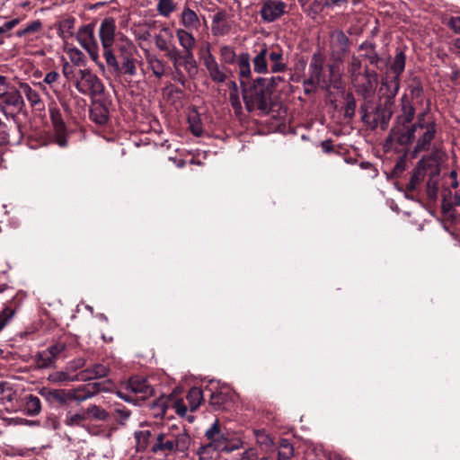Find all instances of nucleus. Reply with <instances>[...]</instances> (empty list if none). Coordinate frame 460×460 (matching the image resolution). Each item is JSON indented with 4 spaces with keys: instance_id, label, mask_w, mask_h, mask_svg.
<instances>
[{
    "instance_id": "1",
    "label": "nucleus",
    "mask_w": 460,
    "mask_h": 460,
    "mask_svg": "<svg viewBox=\"0 0 460 460\" xmlns=\"http://www.w3.org/2000/svg\"><path fill=\"white\" fill-rule=\"evenodd\" d=\"M428 115V111L419 113L416 121L408 128L394 126L391 129L386 144L407 147L415 141L413 147L415 155L422 151H429L432 141L436 138L438 129L435 120L429 119Z\"/></svg>"
},
{
    "instance_id": "2",
    "label": "nucleus",
    "mask_w": 460,
    "mask_h": 460,
    "mask_svg": "<svg viewBox=\"0 0 460 460\" xmlns=\"http://www.w3.org/2000/svg\"><path fill=\"white\" fill-rule=\"evenodd\" d=\"M118 58L112 51L111 59H108V55L104 57L109 69L116 75H126L134 76L137 75V49L135 44L125 36H119L117 41Z\"/></svg>"
},
{
    "instance_id": "3",
    "label": "nucleus",
    "mask_w": 460,
    "mask_h": 460,
    "mask_svg": "<svg viewBox=\"0 0 460 460\" xmlns=\"http://www.w3.org/2000/svg\"><path fill=\"white\" fill-rule=\"evenodd\" d=\"M243 99L248 111L260 110L262 112H269L270 110L271 91L266 84V79L259 77L250 84L242 86Z\"/></svg>"
},
{
    "instance_id": "4",
    "label": "nucleus",
    "mask_w": 460,
    "mask_h": 460,
    "mask_svg": "<svg viewBox=\"0 0 460 460\" xmlns=\"http://www.w3.org/2000/svg\"><path fill=\"white\" fill-rule=\"evenodd\" d=\"M181 50L178 49V57L183 59L184 71L188 76L194 79L199 73L198 62L194 57V49L196 47V39L190 30L178 28L175 31Z\"/></svg>"
},
{
    "instance_id": "5",
    "label": "nucleus",
    "mask_w": 460,
    "mask_h": 460,
    "mask_svg": "<svg viewBox=\"0 0 460 460\" xmlns=\"http://www.w3.org/2000/svg\"><path fill=\"white\" fill-rule=\"evenodd\" d=\"M99 39L102 48L103 58L108 55V59H111L113 46L117 48V41L119 36H124L117 31L115 20L111 17L104 18L99 27Z\"/></svg>"
},
{
    "instance_id": "6",
    "label": "nucleus",
    "mask_w": 460,
    "mask_h": 460,
    "mask_svg": "<svg viewBox=\"0 0 460 460\" xmlns=\"http://www.w3.org/2000/svg\"><path fill=\"white\" fill-rule=\"evenodd\" d=\"M75 89L82 94L96 97L104 92L101 79L89 69H79L76 77Z\"/></svg>"
},
{
    "instance_id": "7",
    "label": "nucleus",
    "mask_w": 460,
    "mask_h": 460,
    "mask_svg": "<svg viewBox=\"0 0 460 460\" xmlns=\"http://www.w3.org/2000/svg\"><path fill=\"white\" fill-rule=\"evenodd\" d=\"M66 350V344L62 341H57L47 349L38 351L34 356V362L39 369L56 368L57 361L62 358V354Z\"/></svg>"
},
{
    "instance_id": "8",
    "label": "nucleus",
    "mask_w": 460,
    "mask_h": 460,
    "mask_svg": "<svg viewBox=\"0 0 460 460\" xmlns=\"http://www.w3.org/2000/svg\"><path fill=\"white\" fill-rule=\"evenodd\" d=\"M199 58L203 63L208 76L216 84H224L227 79L228 69L219 64L210 51V45L208 43L205 49L199 52Z\"/></svg>"
},
{
    "instance_id": "9",
    "label": "nucleus",
    "mask_w": 460,
    "mask_h": 460,
    "mask_svg": "<svg viewBox=\"0 0 460 460\" xmlns=\"http://www.w3.org/2000/svg\"><path fill=\"white\" fill-rule=\"evenodd\" d=\"M22 106L23 100L20 90L12 87L5 92L0 93V112L7 119H13L15 114L22 109Z\"/></svg>"
},
{
    "instance_id": "10",
    "label": "nucleus",
    "mask_w": 460,
    "mask_h": 460,
    "mask_svg": "<svg viewBox=\"0 0 460 460\" xmlns=\"http://www.w3.org/2000/svg\"><path fill=\"white\" fill-rule=\"evenodd\" d=\"M349 39L341 30H333L329 34L330 56L335 62L341 63L349 51Z\"/></svg>"
},
{
    "instance_id": "11",
    "label": "nucleus",
    "mask_w": 460,
    "mask_h": 460,
    "mask_svg": "<svg viewBox=\"0 0 460 460\" xmlns=\"http://www.w3.org/2000/svg\"><path fill=\"white\" fill-rule=\"evenodd\" d=\"M356 93L364 100L370 101L377 84L376 72L365 68L363 75L351 82Z\"/></svg>"
},
{
    "instance_id": "12",
    "label": "nucleus",
    "mask_w": 460,
    "mask_h": 460,
    "mask_svg": "<svg viewBox=\"0 0 460 460\" xmlns=\"http://www.w3.org/2000/svg\"><path fill=\"white\" fill-rule=\"evenodd\" d=\"M111 385L110 380L104 382H94L87 385H81L75 388L69 389L71 401L82 402L94 396L100 392L108 391Z\"/></svg>"
},
{
    "instance_id": "13",
    "label": "nucleus",
    "mask_w": 460,
    "mask_h": 460,
    "mask_svg": "<svg viewBox=\"0 0 460 460\" xmlns=\"http://www.w3.org/2000/svg\"><path fill=\"white\" fill-rule=\"evenodd\" d=\"M80 45L88 52L93 61L99 58V46L94 37V27L93 24L82 26L76 34Z\"/></svg>"
},
{
    "instance_id": "14",
    "label": "nucleus",
    "mask_w": 460,
    "mask_h": 460,
    "mask_svg": "<svg viewBox=\"0 0 460 460\" xmlns=\"http://www.w3.org/2000/svg\"><path fill=\"white\" fill-rule=\"evenodd\" d=\"M173 38L172 31L164 25L161 27L159 33L154 36V41L156 49L159 51H163L165 53V57L169 60H175L174 58L178 57V48L172 44V40Z\"/></svg>"
},
{
    "instance_id": "15",
    "label": "nucleus",
    "mask_w": 460,
    "mask_h": 460,
    "mask_svg": "<svg viewBox=\"0 0 460 460\" xmlns=\"http://www.w3.org/2000/svg\"><path fill=\"white\" fill-rule=\"evenodd\" d=\"M288 13V4L281 0H264L260 15L264 22H273Z\"/></svg>"
},
{
    "instance_id": "16",
    "label": "nucleus",
    "mask_w": 460,
    "mask_h": 460,
    "mask_svg": "<svg viewBox=\"0 0 460 460\" xmlns=\"http://www.w3.org/2000/svg\"><path fill=\"white\" fill-rule=\"evenodd\" d=\"M323 64L324 57L322 54L314 53L312 56L308 67L309 77L305 80V85H327L328 81L323 75Z\"/></svg>"
},
{
    "instance_id": "17",
    "label": "nucleus",
    "mask_w": 460,
    "mask_h": 460,
    "mask_svg": "<svg viewBox=\"0 0 460 460\" xmlns=\"http://www.w3.org/2000/svg\"><path fill=\"white\" fill-rule=\"evenodd\" d=\"M205 437L209 441L208 444L204 447L205 450L213 449L222 452L224 448H226L224 444L228 436L221 430L218 420L206 430Z\"/></svg>"
},
{
    "instance_id": "18",
    "label": "nucleus",
    "mask_w": 460,
    "mask_h": 460,
    "mask_svg": "<svg viewBox=\"0 0 460 460\" xmlns=\"http://www.w3.org/2000/svg\"><path fill=\"white\" fill-rule=\"evenodd\" d=\"M253 71L258 74H267L270 71L268 65V45L265 42L256 43L252 50Z\"/></svg>"
},
{
    "instance_id": "19",
    "label": "nucleus",
    "mask_w": 460,
    "mask_h": 460,
    "mask_svg": "<svg viewBox=\"0 0 460 460\" xmlns=\"http://www.w3.org/2000/svg\"><path fill=\"white\" fill-rule=\"evenodd\" d=\"M127 390L138 395L142 400H145L153 395L154 389L145 377L133 376L127 385Z\"/></svg>"
},
{
    "instance_id": "20",
    "label": "nucleus",
    "mask_w": 460,
    "mask_h": 460,
    "mask_svg": "<svg viewBox=\"0 0 460 460\" xmlns=\"http://www.w3.org/2000/svg\"><path fill=\"white\" fill-rule=\"evenodd\" d=\"M268 59L270 62V72L282 73L288 68L287 60L284 58V51L279 46L268 45Z\"/></svg>"
},
{
    "instance_id": "21",
    "label": "nucleus",
    "mask_w": 460,
    "mask_h": 460,
    "mask_svg": "<svg viewBox=\"0 0 460 460\" xmlns=\"http://www.w3.org/2000/svg\"><path fill=\"white\" fill-rule=\"evenodd\" d=\"M400 88V79L391 76L389 74H386L382 78L381 87L379 89V93L382 95H385V101L387 102H393L394 98L398 93Z\"/></svg>"
},
{
    "instance_id": "22",
    "label": "nucleus",
    "mask_w": 460,
    "mask_h": 460,
    "mask_svg": "<svg viewBox=\"0 0 460 460\" xmlns=\"http://www.w3.org/2000/svg\"><path fill=\"white\" fill-rule=\"evenodd\" d=\"M110 372V368L102 364H94L79 372V378L82 382L91 381L105 377Z\"/></svg>"
},
{
    "instance_id": "23",
    "label": "nucleus",
    "mask_w": 460,
    "mask_h": 460,
    "mask_svg": "<svg viewBox=\"0 0 460 460\" xmlns=\"http://www.w3.org/2000/svg\"><path fill=\"white\" fill-rule=\"evenodd\" d=\"M180 23L185 30H199L200 27V21L195 11L190 9L189 6H184L181 15Z\"/></svg>"
},
{
    "instance_id": "24",
    "label": "nucleus",
    "mask_w": 460,
    "mask_h": 460,
    "mask_svg": "<svg viewBox=\"0 0 460 460\" xmlns=\"http://www.w3.org/2000/svg\"><path fill=\"white\" fill-rule=\"evenodd\" d=\"M235 62L237 63L240 84L243 86L245 80H249L252 77L251 58L249 53L243 52L239 54Z\"/></svg>"
},
{
    "instance_id": "25",
    "label": "nucleus",
    "mask_w": 460,
    "mask_h": 460,
    "mask_svg": "<svg viewBox=\"0 0 460 460\" xmlns=\"http://www.w3.org/2000/svg\"><path fill=\"white\" fill-rule=\"evenodd\" d=\"M402 102V108H401V114L397 116L396 118V125L395 126H401L402 128H408L409 126H406V124H409L411 122L414 117V108L409 102L408 98L404 95L401 99Z\"/></svg>"
},
{
    "instance_id": "26",
    "label": "nucleus",
    "mask_w": 460,
    "mask_h": 460,
    "mask_svg": "<svg viewBox=\"0 0 460 460\" xmlns=\"http://www.w3.org/2000/svg\"><path fill=\"white\" fill-rule=\"evenodd\" d=\"M190 438L189 435L178 436L173 441L165 439L164 444L158 448H164L168 452H185L190 446Z\"/></svg>"
},
{
    "instance_id": "27",
    "label": "nucleus",
    "mask_w": 460,
    "mask_h": 460,
    "mask_svg": "<svg viewBox=\"0 0 460 460\" xmlns=\"http://www.w3.org/2000/svg\"><path fill=\"white\" fill-rule=\"evenodd\" d=\"M147 67L152 71L153 75L161 79L165 75L166 63L155 54L147 53L146 56Z\"/></svg>"
},
{
    "instance_id": "28",
    "label": "nucleus",
    "mask_w": 460,
    "mask_h": 460,
    "mask_svg": "<svg viewBox=\"0 0 460 460\" xmlns=\"http://www.w3.org/2000/svg\"><path fill=\"white\" fill-rule=\"evenodd\" d=\"M48 381L56 385H66L72 382L80 381L79 373L71 375L66 368L65 370L56 371L49 375Z\"/></svg>"
},
{
    "instance_id": "29",
    "label": "nucleus",
    "mask_w": 460,
    "mask_h": 460,
    "mask_svg": "<svg viewBox=\"0 0 460 460\" xmlns=\"http://www.w3.org/2000/svg\"><path fill=\"white\" fill-rule=\"evenodd\" d=\"M20 93L24 94L32 108L40 110L44 105L39 93L32 89L28 84H20Z\"/></svg>"
},
{
    "instance_id": "30",
    "label": "nucleus",
    "mask_w": 460,
    "mask_h": 460,
    "mask_svg": "<svg viewBox=\"0 0 460 460\" xmlns=\"http://www.w3.org/2000/svg\"><path fill=\"white\" fill-rule=\"evenodd\" d=\"M393 102H384V106H378L376 109V124H381L382 128H385L393 115Z\"/></svg>"
},
{
    "instance_id": "31",
    "label": "nucleus",
    "mask_w": 460,
    "mask_h": 460,
    "mask_svg": "<svg viewBox=\"0 0 460 460\" xmlns=\"http://www.w3.org/2000/svg\"><path fill=\"white\" fill-rule=\"evenodd\" d=\"M404 67L405 55L402 51H399L396 53L394 60L390 64L386 74H389L391 76L400 79V75L403 72Z\"/></svg>"
},
{
    "instance_id": "32",
    "label": "nucleus",
    "mask_w": 460,
    "mask_h": 460,
    "mask_svg": "<svg viewBox=\"0 0 460 460\" xmlns=\"http://www.w3.org/2000/svg\"><path fill=\"white\" fill-rule=\"evenodd\" d=\"M186 400L188 402L190 411H195L204 400L202 390L199 387L190 388L186 396Z\"/></svg>"
},
{
    "instance_id": "33",
    "label": "nucleus",
    "mask_w": 460,
    "mask_h": 460,
    "mask_svg": "<svg viewBox=\"0 0 460 460\" xmlns=\"http://www.w3.org/2000/svg\"><path fill=\"white\" fill-rule=\"evenodd\" d=\"M24 411L29 416L38 415L41 411L40 399L33 394L27 395L25 397Z\"/></svg>"
},
{
    "instance_id": "34",
    "label": "nucleus",
    "mask_w": 460,
    "mask_h": 460,
    "mask_svg": "<svg viewBox=\"0 0 460 460\" xmlns=\"http://www.w3.org/2000/svg\"><path fill=\"white\" fill-rule=\"evenodd\" d=\"M42 395H45L48 399L54 400L60 404H66L71 401L69 390L65 389H54L49 390L46 393L41 392Z\"/></svg>"
},
{
    "instance_id": "35",
    "label": "nucleus",
    "mask_w": 460,
    "mask_h": 460,
    "mask_svg": "<svg viewBox=\"0 0 460 460\" xmlns=\"http://www.w3.org/2000/svg\"><path fill=\"white\" fill-rule=\"evenodd\" d=\"M59 83H60L59 74L56 71H50L46 74L43 81L41 83H39V85L42 86L43 84L49 85V87L52 89V91L57 95V97L59 98V95H60Z\"/></svg>"
},
{
    "instance_id": "36",
    "label": "nucleus",
    "mask_w": 460,
    "mask_h": 460,
    "mask_svg": "<svg viewBox=\"0 0 460 460\" xmlns=\"http://www.w3.org/2000/svg\"><path fill=\"white\" fill-rule=\"evenodd\" d=\"M293 456V445L286 438L280 439L278 447V460H291Z\"/></svg>"
},
{
    "instance_id": "37",
    "label": "nucleus",
    "mask_w": 460,
    "mask_h": 460,
    "mask_svg": "<svg viewBox=\"0 0 460 460\" xmlns=\"http://www.w3.org/2000/svg\"><path fill=\"white\" fill-rule=\"evenodd\" d=\"M174 58H175V60H170L172 65V68H173L172 79H173V81H175V82L181 84L182 86H184L187 82V79H186L184 73L181 69V67L184 68L183 59H181L179 57H176Z\"/></svg>"
},
{
    "instance_id": "38",
    "label": "nucleus",
    "mask_w": 460,
    "mask_h": 460,
    "mask_svg": "<svg viewBox=\"0 0 460 460\" xmlns=\"http://www.w3.org/2000/svg\"><path fill=\"white\" fill-rule=\"evenodd\" d=\"M87 416L86 412L82 410L78 412L72 413L71 411H68L66 414L65 418V424L69 427H77L81 426L84 420H86Z\"/></svg>"
},
{
    "instance_id": "39",
    "label": "nucleus",
    "mask_w": 460,
    "mask_h": 460,
    "mask_svg": "<svg viewBox=\"0 0 460 460\" xmlns=\"http://www.w3.org/2000/svg\"><path fill=\"white\" fill-rule=\"evenodd\" d=\"M90 117L97 124L103 125L108 120L109 112L104 106L97 105L91 110Z\"/></svg>"
},
{
    "instance_id": "40",
    "label": "nucleus",
    "mask_w": 460,
    "mask_h": 460,
    "mask_svg": "<svg viewBox=\"0 0 460 460\" xmlns=\"http://www.w3.org/2000/svg\"><path fill=\"white\" fill-rule=\"evenodd\" d=\"M156 10L161 16L168 18L175 12L176 4L172 0H158Z\"/></svg>"
},
{
    "instance_id": "41",
    "label": "nucleus",
    "mask_w": 460,
    "mask_h": 460,
    "mask_svg": "<svg viewBox=\"0 0 460 460\" xmlns=\"http://www.w3.org/2000/svg\"><path fill=\"white\" fill-rule=\"evenodd\" d=\"M347 70L351 82L363 75L361 72V61L359 58L352 56L348 63Z\"/></svg>"
},
{
    "instance_id": "42",
    "label": "nucleus",
    "mask_w": 460,
    "mask_h": 460,
    "mask_svg": "<svg viewBox=\"0 0 460 460\" xmlns=\"http://www.w3.org/2000/svg\"><path fill=\"white\" fill-rule=\"evenodd\" d=\"M49 116H50V119H51V121L53 123L55 129L58 133L63 132L66 128V125L62 119L60 111L57 107L50 106L49 107Z\"/></svg>"
},
{
    "instance_id": "43",
    "label": "nucleus",
    "mask_w": 460,
    "mask_h": 460,
    "mask_svg": "<svg viewBox=\"0 0 460 460\" xmlns=\"http://www.w3.org/2000/svg\"><path fill=\"white\" fill-rule=\"evenodd\" d=\"M151 436L152 432L149 429H143L135 432L137 449L138 451H144L147 448Z\"/></svg>"
},
{
    "instance_id": "44",
    "label": "nucleus",
    "mask_w": 460,
    "mask_h": 460,
    "mask_svg": "<svg viewBox=\"0 0 460 460\" xmlns=\"http://www.w3.org/2000/svg\"><path fill=\"white\" fill-rule=\"evenodd\" d=\"M219 54L222 61L225 64L232 65L237 59L234 49L229 45L221 46L219 49Z\"/></svg>"
},
{
    "instance_id": "45",
    "label": "nucleus",
    "mask_w": 460,
    "mask_h": 460,
    "mask_svg": "<svg viewBox=\"0 0 460 460\" xmlns=\"http://www.w3.org/2000/svg\"><path fill=\"white\" fill-rule=\"evenodd\" d=\"M75 19L68 17L59 22L58 33L63 39L69 38L73 35Z\"/></svg>"
},
{
    "instance_id": "46",
    "label": "nucleus",
    "mask_w": 460,
    "mask_h": 460,
    "mask_svg": "<svg viewBox=\"0 0 460 460\" xmlns=\"http://www.w3.org/2000/svg\"><path fill=\"white\" fill-rule=\"evenodd\" d=\"M229 396L227 394L223 392L211 393L210 394V404L216 409H222L225 404L228 402Z\"/></svg>"
},
{
    "instance_id": "47",
    "label": "nucleus",
    "mask_w": 460,
    "mask_h": 460,
    "mask_svg": "<svg viewBox=\"0 0 460 460\" xmlns=\"http://www.w3.org/2000/svg\"><path fill=\"white\" fill-rule=\"evenodd\" d=\"M77 66L65 61L62 65V73L67 81H73L75 84L76 77H78Z\"/></svg>"
},
{
    "instance_id": "48",
    "label": "nucleus",
    "mask_w": 460,
    "mask_h": 460,
    "mask_svg": "<svg viewBox=\"0 0 460 460\" xmlns=\"http://www.w3.org/2000/svg\"><path fill=\"white\" fill-rule=\"evenodd\" d=\"M327 3L330 2L328 0H325L324 2L314 0L307 6L305 12L310 17L314 18L323 11L324 7H327Z\"/></svg>"
},
{
    "instance_id": "49",
    "label": "nucleus",
    "mask_w": 460,
    "mask_h": 460,
    "mask_svg": "<svg viewBox=\"0 0 460 460\" xmlns=\"http://www.w3.org/2000/svg\"><path fill=\"white\" fill-rule=\"evenodd\" d=\"M255 438L257 444L260 446L265 447H270L273 446V439L272 438L266 433L263 429H259L254 431Z\"/></svg>"
},
{
    "instance_id": "50",
    "label": "nucleus",
    "mask_w": 460,
    "mask_h": 460,
    "mask_svg": "<svg viewBox=\"0 0 460 460\" xmlns=\"http://www.w3.org/2000/svg\"><path fill=\"white\" fill-rule=\"evenodd\" d=\"M84 411L86 412V415L90 414L93 418L98 420H106L108 419L107 411L95 404L90 405Z\"/></svg>"
},
{
    "instance_id": "51",
    "label": "nucleus",
    "mask_w": 460,
    "mask_h": 460,
    "mask_svg": "<svg viewBox=\"0 0 460 460\" xmlns=\"http://www.w3.org/2000/svg\"><path fill=\"white\" fill-rule=\"evenodd\" d=\"M161 434H164L165 437V439L168 440H174L178 436H183L188 435L184 429L178 427L177 425H172L166 431L160 432Z\"/></svg>"
},
{
    "instance_id": "52",
    "label": "nucleus",
    "mask_w": 460,
    "mask_h": 460,
    "mask_svg": "<svg viewBox=\"0 0 460 460\" xmlns=\"http://www.w3.org/2000/svg\"><path fill=\"white\" fill-rule=\"evenodd\" d=\"M188 121L190 124V128L191 132L195 136H200L202 134V126L196 113L190 114L188 117Z\"/></svg>"
},
{
    "instance_id": "53",
    "label": "nucleus",
    "mask_w": 460,
    "mask_h": 460,
    "mask_svg": "<svg viewBox=\"0 0 460 460\" xmlns=\"http://www.w3.org/2000/svg\"><path fill=\"white\" fill-rule=\"evenodd\" d=\"M356 101L352 93L346 94V106L344 115L346 118L351 119L355 115Z\"/></svg>"
},
{
    "instance_id": "54",
    "label": "nucleus",
    "mask_w": 460,
    "mask_h": 460,
    "mask_svg": "<svg viewBox=\"0 0 460 460\" xmlns=\"http://www.w3.org/2000/svg\"><path fill=\"white\" fill-rule=\"evenodd\" d=\"M226 448H224L223 452H233L243 447V441L239 438H229L227 437L226 443L224 444Z\"/></svg>"
},
{
    "instance_id": "55",
    "label": "nucleus",
    "mask_w": 460,
    "mask_h": 460,
    "mask_svg": "<svg viewBox=\"0 0 460 460\" xmlns=\"http://www.w3.org/2000/svg\"><path fill=\"white\" fill-rule=\"evenodd\" d=\"M230 26L226 22L211 24V31L214 36H223L228 33Z\"/></svg>"
},
{
    "instance_id": "56",
    "label": "nucleus",
    "mask_w": 460,
    "mask_h": 460,
    "mask_svg": "<svg viewBox=\"0 0 460 460\" xmlns=\"http://www.w3.org/2000/svg\"><path fill=\"white\" fill-rule=\"evenodd\" d=\"M86 364V360L84 358H77L73 360H70L66 368L70 372H75L81 368H83Z\"/></svg>"
},
{
    "instance_id": "57",
    "label": "nucleus",
    "mask_w": 460,
    "mask_h": 460,
    "mask_svg": "<svg viewBox=\"0 0 460 460\" xmlns=\"http://www.w3.org/2000/svg\"><path fill=\"white\" fill-rule=\"evenodd\" d=\"M229 101L234 111L236 113H240L242 111V103L239 98V93L236 92L235 90L231 91L229 93Z\"/></svg>"
},
{
    "instance_id": "58",
    "label": "nucleus",
    "mask_w": 460,
    "mask_h": 460,
    "mask_svg": "<svg viewBox=\"0 0 460 460\" xmlns=\"http://www.w3.org/2000/svg\"><path fill=\"white\" fill-rule=\"evenodd\" d=\"M9 142V128L0 118V146Z\"/></svg>"
},
{
    "instance_id": "59",
    "label": "nucleus",
    "mask_w": 460,
    "mask_h": 460,
    "mask_svg": "<svg viewBox=\"0 0 460 460\" xmlns=\"http://www.w3.org/2000/svg\"><path fill=\"white\" fill-rule=\"evenodd\" d=\"M423 172L421 169H417L415 170V172H413V174L411 176V179H410V181H409V189L410 190H414L416 188V186L421 181V180L423 179Z\"/></svg>"
},
{
    "instance_id": "60",
    "label": "nucleus",
    "mask_w": 460,
    "mask_h": 460,
    "mask_svg": "<svg viewBox=\"0 0 460 460\" xmlns=\"http://www.w3.org/2000/svg\"><path fill=\"white\" fill-rule=\"evenodd\" d=\"M13 310L10 307L4 308L0 314V329H2L7 322L13 316Z\"/></svg>"
},
{
    "instance_id": "61",
    "label": "nucleus",
    "mask_w": 460,
    "mask_h": 460,
    "mask_svg": "<svg viewBox=\"0 0 460 460\" xmlns=\"http://www.w3.org/2000/svg\"><path fill=\"white\" fill-rule=\"evenodd\" d=\"M115 412L119 416V420L120 424H125L128 419L130 417L131 412L125 407H118L115 409Z\"/></svg>"
},
{
    "instance_id": "62",
    "label": "nucleus",
    "mask_w": 460,
    "mask_h": 460,
    "mask_svg": "<svg viewBox=\"0 0 460 460\" xmlns=\"http://www.w3.org/2000/svg\"><path fill=\"white\" fill-rule=\"evenodd\" d=\"M259 455L255 448L250 447L242 453L239 460H258Z\"/></svg>"
},
{
    "instance_id": "63",
    "label": "nucleus",
    "mask_w": 460,
    "mask_h": 460,
    "mask_svg": "<svg viewBox=\"0 0 460 460\" xmlns=\"http://www.w3.org/2000/svg\"><path fill=\"white\" fill-rule=\"evenodd\" d=\"M21 20L19 18L13 19L4 22L2 26H0V34L5 33L12 29H13L16 25L20 23Z\"/></svg>"
},
{
    "instance_id": "64",
    "label": "nucleus",
    "mask_w": 460,
    "mask_h": 460,
    "mask_svg": "<svg viewBox=\"0 0 460 460\" xmlns=\"http://www.w3.org/2000/svg\"><path fill=\"white\" fill-rule=\"evenodd\" d=\"M447 25L456 33H460V16L451 17Z\"/></svg>"
}]
</instances>
